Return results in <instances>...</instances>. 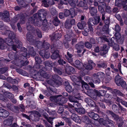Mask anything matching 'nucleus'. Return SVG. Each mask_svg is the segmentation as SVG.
Returning <instances> with one entry per match:
<instances>
[{
	"label": "nucleus",
	"mask_w": 127,
	"mask_h": 127,
	"mask_svg": "<svg viewBox=\"0 0 127 127\" xmlns=\"http://www.w3.org/2000/svg\"><path fill=\"white\" fill-rule=\"evenodd\" d=\"M7 32L9 34V37L5 39L6 43L8 45L11 46L14 51H16V47L14 44H13L14 43L13 40L15 38V35L13 32L10 31H7Z\"/></svg>",
	"instance_id": "obj_1"
},
{
	"label": "nucleus",
	"mask_w": 127,
	"mask_h": 127,
	"mask_svg": "<svg viewBox=\"0 0 127 127\" xmlns=\"http://www.w3.org/2000/svg\"><path fill=\"white\" fill-rule=\"evenodd\" d=\"M7 32L9 34V37L5 39L6 43L8 45L11 46L14 51H16V47L14 44H13L14 43L13 40L15 38V35L13 32L10 31H7Z\"/></svg>",
	"instance_id": "obj_2"
},
{
	"label": "nucleus",
	"mask_w": 127,
	"mask_h": 127,
	"mask_svg": "<svg viewBox=\"0 0 127 127\" xmlns=\"http://www.w3.org/2000/svg\"><path fill=\"white\" fill-rule=\"evenodd\" d=\"M34 18H33V22L35 26H40L41 25H43L45 26L47 24V22L46 20L44 19V20H42L41 19V17L39 15L36 14L34 15Z\"/></svg>",
	"instance_id": "obj_3"
},
{
	"label": "nucleus",
	"mask_w": 127,
	"mask_h": 127,
	"mask_svg": "<svg viewBox=\"0 0 127 127\" xmlns=\"http://www.w3.org/2000/svg\"><path fill=\"white\" fill-rule=\"evenodd\" d=\"M119 75H117L115 77V81L117 85L119 86H121L123 87H124L126 85L125 82L121 80Z\"/></svg>",
	"instance_id": "obj_4"
},
{
	"label": "nucleus",
	"mask_w": 127,
	"mask_h": 127,
	"mask_svg": "<svg viewBox=\"0 0 127 127\" xmlns=\"http://www.w3.org/2000/svg\"><path fill=\"white\" fill-rule=\"evenodd\" d=\"M51 100L53 101H55L56 102V101L58 100L59 102L60 101L62 103H64L66 102L67 99L66 98L62 96L61 97H57V96H55L52 97L51 98Z\"/></svg>",
	"instance_id": "obj_5"
},
{
	"label": "nucleus",
	"mask_w": 127,
	"mask_h": 127,
	"mask_svg": "<svg viewBox=\"0 0 127 127\" xmlns=\"http://www.w3.org/2000/svg\"><path fill=\"white\" fill-rule=\"evenodd\" d=\"M13 120V117H10L4 121L3 124L5 126H10L12 124Z\"/></svg>",
	"instance_id": "obj_6"
},
{
	"label": "nucleus",
	"mask_w": 127,
	"mask_h": 127,
	"mask_svg": "<svg viewBox=\"0 0 127 127\" xmlns=\"http://www.w3.org/2000/svg\"><path fill=\"white\" fill-rule=\"evenodd\" d=\"M70 78L71 80L73 81L74 83H77V85H79L80 84V82L81 80V77H77L75 75H73L71 76Z\"/></svg>",
	"instance_id": "obj_7"
},
{
	"label": "nucleus",
	"mask_w": 127,
	"mask_h": 127,
	"mask_svg": "<svg viewBox=\"0 0 127 127\" xmlns=\"http://www.w3.org/2000/svg\"><path fill=\"white\" fill-rule=\"evenodd\" d=\"M75 47L77 50V52L78 53L81 52L82 49L84 47V44L82 42L76 44Z\"/></svg>",
	"instance_id": "obj_8"
},
{
	"label": "nucleus",
	"mask_w": 127,
	"mask_h": 127,
	"mask_svg": "<svg viewBox=\"0 0 127 127\" xmlns=\"http://www.w3.org/2000/svg\"><path fill=\"white\" fill-rule=\"evenodd\" d=\"M71 118L76 123H80L81 120L79 119L78 116L76 114L74 113L72 114L71 116Z\"/></svg>",
	"instance_id": "obj_9"
},
{
	"label": "nucleus",
	"mask_w": 127,
	"mask_h": 127,
	"mask_svg": "<svg viewBox=\"0 0 127 127\" xmlns=\"http://www.w3.org/2000/svg\"><path fill=\"white\" fill-rule=\"evenodd\" d=\"M43 6L45 7H47L49 5H53L54 4L53 0H47L46 1L44 0L43 1Z\"/></svg>",
	"instance_id": "obj_10"
},
{
	"label": "nucleus",
	"mask_w": 127,
	"mask_h": 127,
	"mask_svg": "<svg viewBox=\"0 0 127 127\" xmlns=\"http://www.w3.org/2000/svg\"><path fill=\"white\" fill-rule=\"evenodd\" d=\"M85 101L90 106L94 107L95 105V102L92 99L90 98H85Z\"/></svg>",
	"instance_id": "obj_11"
},
{
	"label": "nucleus",
	"mask_w": 127,
	"mask_h": 127,
	"mask_svg": "<svg viewBox=\"0 0 127 127\" xmlns=\"http://www.w3.org/2000/svg\"><path fill=\"white\" fill-rule=\"evenodd\" d=\"M86 25V22L84 21H81V22H80L78 23L77 26L78 28L80 29H83L85 28Z\"/></svg>",
	"instance_id": "obj_12"
},
{
	"label": "nucleus",
	"mask_w": 127,
	"mask_h": 127,
	"mask_svg": "<svg viewBox=\"0 0 127 127\" xmlns=\"http://www.w3.org/2000/svg\"><path fill=\"white\" fill-rule=\"evenodd\" d=\"M89 116L91 118L95 120H97L99 118V116L94 112H90L88 114Z\"/></svg>",
	"instance_id": "obj_13"
},
{
	"label": "nucleus",
	"mask_w": 127,
	"mask_h": 127,
	"mask_svg": "<svg viewBox=\"0 0 127 127\" xmlns=\"http://www.w3.org/2000/svg\"><path fill=\"white\" fill-rule=\"evenodd\" d=\"M89 9L90 10L91 14L92 16H94L96 14L97 12V10L96 8L90 7Z\"/></svg>",
	"instance_id": "obj_14"
},
{
	"label": "nucleus",
	"mask_w": 127,
	"mask_h": 127,
	"mask_svg": "<svg viewBox=\"0 0 127 127\" xmlns=\"http://www.w3.org/2000/svg\"><path fill=\"white\" fill-rule=\"evenodd\" d=\"M75 66L79 69H81L83 65L82 63L79 60H76L75 62Z\"/></svg>",
	"instance_id": "obj_15"
},
{
	"label": "nucleus",
	"mask_w": 127,
	"mask_h": 127,
	"mask_svg": "<svg viewBox=\"0 0 127 127\" xmlns=\"http://www.w3.org/2000/svg\"><path fill=\"white\" fill-rule=\"evenodd\" d=\"M108 49L107 47V46L105 44H104L102 47H101L100 50L103 52V54H106L108 52Z\"/></svg>",
	"instance_id": "obj_16"
},
{
	"label": "nucleus",
	"mask_w": 127,
	"mask_h": 127,
	"mask_svg": "<svg viewBox=\"0 0 127 127\" xmlns=\"http://www.w3.org/2000/svg\"><path fill=\"white\" fill-rule=\"evenodd\" d=\"M2 110V111L1 112L2 113L0 115V117H5L8 116L9 113L7 111L4 109Z\"/></svg>",
	"instance_id": "obj_17"
},
{
	"label": "nucleus",
	"mask_w": 127,
	"mask_h": 127,
	"mask_svg": "<svg viewBox=\"0 0 127 127\" xmlns=\"http://www.w3.org/2000/svg\"><path fill=\"white\" fill-rule=\"evenodd\" d=\"M95 64L92 62L91 64L89 63L86 65V64H84V66L86 68L90 70L92 68V66L95 65Z\"/></svg>",
	"instance_id": "obj_18"
},
{
	"label": "nucleus",
	"mask_w": 127,
	"mask_h": 127,
	"mask_svg": "<svg viewBox=\"0 0 127 127\" xmlns=\"http://www.w3.org/2000/svg\"><path fill=\"white\" fill-rule=\"evenodd\" d=\"M6 43L3 39H0V48L2 49L5 48L6 47Z\"/></svg>",
	"instance_id": "obj_19"
},
{
	"label": "nucleus",
	"mask_w": 127,
	"mask_h": 127,
	"mask_svg": "<svg viewBox=\"0 0 127 127\" xmlns=\"http://www.w3.org/2000/svg\"><path fill=\"white\" fill-rule=\"evenodd\" d=\"M100 18L99 16H97L94 18H93V25L98 23L100 21Z\"/></svg>",
	"instance_id": "obj_20"
},
{
	"label": "nucleus",
	"mask_w": 127,
	"mask_h": 127,
	"mask_svg": "<svg viewBox=\"0 0 127 127\" xmlns=\"http://www.w3.org/2000/svg\"><path fill=\"white\" fill-rule=\"evenodd\" d=\"M69 35L68 34L65 35L64 36L65 40L67 41H70L71 40V35H73V34L70 31Z\"/></svg>",
	"instance_id": "obj_21"
},
{
	"label": "nucleus",
	"mask_w": 127,
	"mask_h": 127,
	"mask_svg": "<svg viewBox=\"0 0 127 127\" xmlns=\"http://www.w3.org/2000/svg\"><path fill=\"white\" fill-rule=\"evenodd\" d=\"M43 115L44 116L45 118L50 123L52 124L53 123L52 121L53 118L50 117H48L47 115L45 113H44Z\"/></svg>",
	"instance_id": "obj_22"
},
{
	"label": "nucleus",
	"mask_w": 127,
	"mask_h": 127,
	"mask_svg": "<svg viewBox=\"0 0 127 127\" xmlns=\"http://www.w3.org/2000/svg\"><path fill=\"white\" fill-rule=\"evenodd\" d=\"M58 51H55L51 56V58L53 59H55L59 57Z\"/></svg>",
	"instance_id": "obj_23"
},
{
	"label": "nucleus",
	"mask_w": 127,
	"mask_h": 127,
	"mask_svg": "<svg viewBox=\"0 0 127 127\" xmlns=\"http://www.w3.org/2000/svg\"><path fill=\"white\" fill-rule=\"evenodd\" d=\"M75 110L77 112L81 114H84L85 112V110L82 108H76Z\"/></svg>",
	"instance_id": "obj_24"
},
{
	"label": "nucleus",
	"mask_w": 127,
	"mask_h": 127,
	"mask_svg": "<svg viewBox=\"0 0 127 127\" xmlns=\"http://www.w3.org/2000/svg\"><path fill=\"white\" fill-rule=\"evenodd\" d=\"M67 55L69 57L68 58L67 57H66V58L68 61L69 63L72 64L73 63V60L72 58H71L72 55L71 54H69L68 52H67Z\"/></svg>",
	"instance_id": "obj_25"
},
{
	"label": "nucleus",
	"mask_w": 127,
	"mask_h": 127,
	"mask_svg": "<svg viewBox=\"0 0 127 127\" xmlns=\"http://www.w3.org/2000/svg\"><path fill=\"white\" fill-rule=\"evenodd\" d=\"M53 36L55 39H59L61 37V34L60 33L56 32L55 33L53 34Z\"/></svg>",
	"instance_id": "obj_26"
},
{
	"label": "nucleus",
	"mask_w": 127,
	"mask_h": 127,
	"mask_svg": "<svg viewBox=\"0 0 127 127\" xmlns=\"http://www.w3.org/2000/svg\"><path fill=\"white\" fill-rule=\"evenodd\" d=\"M4 95L9 98H12L13 97V95L12 94L8 92L5 93Z\"/></svg>",
	"instance_id": "obj_27"
},
{
	"label": "nucleus",
	"mask_w": 127,
	"mask_h": 127,
	"mask_svg": "<svg viewBox=\"0 0 127 127\" xmlns=\"http://www.w3.org/2000/svg\"><path fill=\"white\" fill-rule=\"evenodd\" d=\"M67 68L65 67V70L66 72L70 71L72 72V71L74 70V69L71 66H68L67 65L66 66Z\"/></svg>",
	"instance_id": "obj_28"
},
{
	"label": "nucleus",
	"mask_w": 127,
	"mask_h": 127,
	"mask_svg": "<svg viewBox=\"0 0 127 127\" xmlns=\"http://www.w3.org/2000/svg\"><path fill=\"white\" fill-rule=\"evenodd\" d=\"M69 98L70 101L74 103L76 102L77 100V98L76 97L71 96H69Z\"/></svg>",
	"instance_id": "obj_29"
},
{
	"label": "nucleus",
	"mask_w": 127,
	"mask_h": 127,
	"mask_svg": "<svg viewBox=\"0 0 127 127\" xmlns=\"http://www.w3.org/2000/svg\"><path fill=\"white\" fill-rule=\"evenodd\" d=\"M4 15H3L4 17V18H6L7 19V21H8L9 20V19L8 18V17L9 15V13L8 11H5L4 13Z\"/></svg>",
	"instance_id": "obj_30"
},
{
	"label": "nucleus",
	"mask_w": 127,
	"mask_h": 127,
	"mask_svg": "<svg viewBox=\"0 0 127 127\" xmlns=\"http://www.w3.org/2000/svg\"><path fill=\"white\" fill-rule=\"evenodd\" d=\"M45 110L50 115H53L55 114L56 112L55 111H50L49 109L47 108H46V109H45Z\"/></svg>",
	"instance_id": "obj_31"
},
{
	"label": "nucleus",
	"mask_w": 127,
	"mask_h": 127,
	"mask_svg": "<svg viewBox=\"0 0 127 127\" xmlns=\"http://www.w3.org/2000/svg\"><path fill=\"white\" fill-rule=\"evenodd\" d=\"M66 21L69 23L72 26V25H74L75 24V20L74 19L71 20H67Z\"/></svg>",
	"instance_id": "obj_32"
},
{
	"label": "nucleus",
	"mask_w": 127,
	"mask_h": 127,
	"mask_svg": "<svg viewBox=\"0 0 127 127\" xmlns=\"http://www.w3.org/2000/svg\"><path fill=\"white\" fill-rule=\"evenodd\" d=\"M60 23V22L57 18L54 19L53 21V23L56 26H57L59 25Z\"/></svg>",
	"instance_id": "obj_33"
},
{
	"label": "nucleus",
	"mask_w": 127,
	"mask_h": 127,
	"mask_svg": "<svg viewBox=\"0 0 127 127\" xmlns=\"http://www.w3.org/2000/svg\"><path fill=\"white\" fill-rule=\"evenodd\" d=\"M16 45L17 46V47L18 48H21L22 50H24V51H25L26 50V48L24 47L22 48V43L20 41H19L18 43Z\"/></svg>",
	"instance_id": "obj_34"
},
{
	"label": "nucleus",
	"mask_w": 127,
	"mask_h": 127,
	"mask_svg": "<svg viewBox=\"0 0 127 127\" xmlns=\"http://www.w3.org/2000/svg\"><path fill=\"white\" fill-rule=\"evenodd\" d=\"M66 91L69 93L73 91V89L70 85L66 86L65 88Z\"/></svg>",
	"instance_id": "obj_35"
},
{
	"label": "nucleus",
	"mask_w": 127,
	"mask_h": 127,
	"mask_svg": "<svg viewBox=\"0 0 127 127\" xmlns=\"http://www.w3.org/2000/svg\"><path fill=\"white\" fill-rule=\"evenodd\" d=\"M70 14L71 17L73 18L75 17V15L74 10L73 8H71L70 9Z\"/></svg>",
	"instance_id": "obj_36"
},
{
	"label": "nucleus",
	"mask_w": 127,
	"mask_h": 127,
	"mask_svg": "<svg viewBox=\"0 0 127 127\" xmlns=\"http://www.w3.org/2000/svg\"><path fill=\"white\" fill-rule=\"evenodd\" d=\"M35 60L36 64H38L41 63V60L40 57H36L35 58Z\"/></svg>",
	"instance_id": "obj_37"
},
{
	"label": "nucleus",
	"mask_w": 127,
	"mask_h": 127,
	"mask_svg": "<svg viewBox=\"0 0 127 127\" xmlns=\"http://www.w3.org/2000/svg\"><path fill=\"white\" fill-rule=\"evenodd\" d=\"M64 12L65 16L66 17L67 16H69L70 14V10L69 11L67 9H65Z\"/></svg>",
	"instance_id": "obj_38"
},
{
	"label": "nucleus",
	"mask_w": 127,
	"mask_h": 127,
	"mask_svg": "<svg viewBox=\"0 0 127 127\" xmlns=\"http://www.w3.org/2000/svg\"><path fill=\"white\" fill-rule=\"evenodd\" d=\"M113 92L118 95L122 96L123 95V94L120 91L116 89L114 90Z\"/></svg>",
	"instance_id": "obj_39"
},
{
	"label": "nucleus",
	"mask_w": 127,
	"mask_h": 127,
	"mask_svg": "<svg viewBox=\"0 0 127 127\" xmlns=\"http://www.w3.org/2000/svg\"><path fill=\"white\" fill-rule=\"evenodd\" d=\"M97 65L99 67H102L103 68L106 67V64L104 62H102L101 64H98Z\"/></svg>",
	"instance_id": "obj_40"
},
{
	"label": "nucleus",
	"mask_w": 127,
	"mask_h": 127,
	"mask_svg": "<svg viewBox=\"0 0 127 127\" xmlns=\"http://www.w3.org/2000/svg\"><path fill=\"white\" fill-rule=\"evenodd\" d=\"M85 45L86 47L90 49L92 47V45L88 42L85 43Z\"/></svg>",
	"instance_id": "obj_41"
},
{
	"label": "nucleus",
	"mask_w": 127,
	"mask_h": 127,
	"mask_svg": "<svg viewBox=\"0 0 127 127\" xmlns=\"http://www.w3.org/2000/svg\"><path fill=\"white\" fill-rule=\"evenodd\" d=\"M65 27L67 29H69L72 27V26L69 23L66 21L65 24Z\"/></svg>",
	"instance_id": "obj_42"
},
{
	"label": "nucleus",
	"mask_w": 127,
	"mask_h": 127,
	"mask_svg": "<svg viewBox=\"0 0 127 127\" xmlns=\"http://www.w3.org/2000/svg\"><path fill=\"white\" fill-rule=\"evenodd\" d=\"M73 104L74 105V107L75 108V109L76 108H76L77 107H80L81 106L80 104L78 102L77 100L76 102H75Z\"/></svg>",
	"instance_id": "obj_43"
},
{
	"label": "nucleus",
	"mask_w": 127,
	"mask_h": 127,
	"mask_svg": "<svg viewBox=\"0 0 127 127\" xmlns=\"http://www.w3.org/2000/svg\"><path fill=\"white\" fill-rule=\"evenodd\" d=\"M35 32H36L38 36L39 37H41L42 35L41 33L39 30H37L34 31Z\"/></svg>",
	"instance_id": "obj_44"
},
{
	"label": "nucleus",
	"mask_w": 127,
	"mask_h": 127,
	"mask_svg": "<svg viewBox=\"0 0 127 127\" xmlns=\"http://www.w3.org/2000/svg\"><path fill=\"white\" fill-rule=\"evenodd\" d=\"M8 70L7 67L0 68V73H3L5 72Z\"/></svg>",
	"instance_id": "obj_45"
},
{
	"label": "nucleus",
	"mask_w": 127,
	"mask_h": 127,
	"mask_svg": "<svg viewBox=\"0 0 127 127\" xmlns=\"http://www.w3.org/2000/svg\"><path fill=\"white\" fill-rule=\"evenodd\" d=\"M104 22L106 24V30H107L108 28V25L109 23V20H106L104 21Z\"/></svg>",
	"instance_id": "obj_46"
},
{
	"label": "nucleus",
	"mask_w": 127,
	"mask_h": 127,
	"mask_svg": "<svg viewBox=\"0 0 127 127\" xmlns=\"http://www.w3.org/2000/svg\"><path fill=\"white\" fill-rule=\"evenodd\" d=\"M40 55H41L42 56H44L46 58H48L50 56V55L49 53H44V54H41V52L40 53Z\"/></svg>",
	"instance_id": "obj_47"
},
{
	"label": "nucleus",
	"mask_w": 127,
	"mask_h": 127,
	"mask_svg": "<svg viewBox=\"0 0 127 127\" xmlns=\"http://www.w3.org/2000/svg\"><path fill=\"white\" fill-rule=\"evenodd\" d=\"M93 82L94 83L99 84L100 82V81L99 78H95V77Z\"/></svg>",
	"instance_id": "obj_48"
},
{
	"label": "nucleus",
	"mask_w": 127,
	"mask_h": 127,
	"mask_svg": "<svg viewBox=\"0 0 127 127\" xmlns=\"http://www.w3.org/2000/svg\"><path fill=\"white\" fill-rule=\"evenodd\" d=\"M95 75L98 77H103L104 76L105 74L102 72H98L97 74H95Z\"/></svg>",
	"instance_id": "obj_49"
},
{
	"label": "nucleus",
	"mask_w": 127,
	"mask_h": 127,
	"mask_svg": "<svg viewBox=\"0 0 127 127\" xmlns=\"http://www.w3.org/2000/svg\"><path fill=\"white\" fill-rule=\"evenodd\" d=\"M52 64L51 62H46L45 63V65L46 66H48L49 67H53Z\"/></svg>",
	"instance_id": "obj_50"
},
{
	"label": "nucleus",
	"mask_w": 127,
	"mask_h": 127,
	"mask_svg": "<svg viewBox=\"0 0 127 127\" xmlns=\"http://www.w3.org/2000/svg\"><path fill=\"white\" fill-rule=\"evenodd\" d=\"M89 28H88V29L86 28L85 29L84 31L83 32V34L84 35L87 36L88 35L87 32H89Z\"/></svg>",
	"instance_id": "obj_51"
},
{
	"label": "nucleus",
	"mask_w": 127,
	"mask_h": 127,
	"mask_svg": "<svg viewBox=\"0 0 127 127\" xmlns=\"http://www.w3.org/2000/svg\"><path fill=\"white\" fill-rule=\"evenodd\" d=\"M98 9L99 11L101 13H104V12H105L103 8L101 6H98Z\"/></svg>",
	"instance_id": "obj_52"
},
{
	"label": "nucleus",
	"mask_w": 127,
	"mask_h": 127,
	"mask_svg": "<svg viewBox=\"0 0 127 127\" xmlns=\"http://www.w3.org/2000/svg\"><path fill=\"white\" fill-rule=\"evenodd\" d=\"M0 99L4 101H7L8 100L7 98L4 97L3 95L1 94H0Z\"/></svg>",
	"instance_id": "obj_53"
},
{
	"label": "nucleus",
	"mask_w": 127,
	"mask_h": 127,
	"mask_svg": "<svg viewBox=\"0 0 127 127\" xmlns=\"http://www.w3.org/2000/svg\"><path fill=\"white\" fill-rule=\"evenodd\" d=\"M115 36L116 39H119L121 37V35L119 32L116 33Z\"/></svg>",
	"instance_id": "obj_54"
},
{
	"label": "nucleus",
	"mask_w": 127,
	"mask_h": 127,
	"mask_svg": "<svg viewBox=\"0 0 127 127\" xmlns=\"http://www.w3.org/2000/svg\"><path fill=\"white\" fill-rule=\"evenodd\" d=\"M93 18H90L89 19L88 22V24L90 26H93Z\"/></svg>",
	"instance_id": "obj_55"
},
{
	"label": "nucleus",
	"mask_w": 127,
	"mask_h": 127,
	"mask_svg": "<svg viewBox=\"0 0 127 127\" xmlns=\"http://www.w3.org/2000/svg\"><path fill=\"white\" fill-rule=\"evenodd\" d=\"M68 2L69 4L72 6H75V4L74 2H72L71 0H68Z\"/></svg>",
	"instance_id": "obj_56"
},
{
	"label": "nucleus",
	"mask_w": 127,
	"mask_h": 127,
	"mask_svg": "<svg viewBox=\"0 0 127 127\" xmlns=\"http://www.w3.org/2000/svg\"><path fill=\"white\" fill-rule=\"evenodd\" d=\"M110 68H108L106 70L105 72L106 74L108 75H109L110 73Z\"/></svg>",
	"instance_id": "obj_57"
},
{
	"label": "nucleus",
	"mask_w": 127,
	"mask_h": 127,
	"mask_svg": "<svg viewBox=\"0 0 127 127\" xmlns=\"http://www.w3.org/2000/svg\"><path fill=\"white\" fill-rule=\"evenodd\" d=\"M115 30L117 32H118L120 30V28L118 25H117L115 26Z\"/></svg>",
	"instance_id": "obj_58"
},
{
	"label": "nucleus",
	"mask_w": 127,
	"mask_h": 127,
	"mask_svg": "<svg viewBox=\"0 0 127 127\" xmlns=\"http://www.w3.org/2000/svg\"><path fill=\"white\" fill-rule=\"evenodd\" d=\"M8 81L11 83L13 84L14 83L13 81H14V80L13 79H12L10 78H8L7 79Z\"/></svg>",
	"instance_id": "obj_59"
},
{
	"label": "nucleus",
	"mask_w": 127,
	"mask_h": 127,
	"mask_svg": "<svg viewBox=\"0 0 127 127\" xmlns=\"http://www.w3.org/2000/svg\"><path fill=\"white\" fill-rule=\"evenodd\" d=\"M99 92L100 94V95H103L106 93V91L105 90H100L99 91Z\"/></svg>",
	"instance_id": "obj_60"
},
{
	"label": "nucleus",
	"mask_w": 127,
	"mask_h": 127,
	"mask_svg": "<svg viewBox=\"0 0 127 127\" xmlns=\"http://www.w3.org/2000/svg\"><path fill=\"white\" fill-rule=\"evenodd\" d=\"M84 5V3L82 1H80L78 4V5L79 6L81 7H83Z\"/></svg>",
	"instance_id": "obj_61"
},
{
	"label": "nucleus",
	"mask_w": 127,
	"mask_h": 127,
	"mask_svg": "<svg viewBox=\"0 0 127 127\" xmlns=\"http://www.w3.org/2000/svg\"><path fill=\"white\" fill-rule=\"evenodd\" d=\"M7 107L9 109L12 110V108L13 107V106L12 105L10 104H8L7 105Z\"/></svg>",
	"instance_id": "obj_62"
},
{
	"label": "nucleus",
	"mask_w": 127,
	"mask_h": 127,
	"mask_svg": "<svg viewBox=\"0 0 127 127\" xmlns=\"http://www.w3.org/2000/svg\"><path fill=\"white\" fill-rule=\"evenodd\" d=\"M58 63L60 64H65V62L63 61V60L60 59L58 61Z\"/></svg>",
	"instance_id": "obj_63"
},
{
	"label": "nucleus",
	"mask_w": 127,
	"mask_h": 127,
	"mask_svg": "<svg viewBox=\"0 0 127 127\" xmlns=\"http://www.w3.org/2000/svg\"><path fill=\"white\" fill-rule=\"evenodd\" d=\"M114 49L117 51H118L120 49L119 45H116L114 46Z\"/></svg>",
	"instance_id": "obj_64"
}]
</instances>
